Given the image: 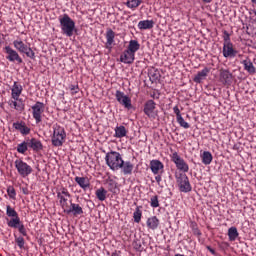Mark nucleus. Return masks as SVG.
<instances>
[{
  "label": "nucleus",
  "instance_id": "nucleus-1",
  "mask_svg": "<svg viewBox=\"0 0 256 256\" xmlns=\"http://www.w3.org/2000/svg\"><path fill=\"white\" fill-rule=\"evenodd\" d=\"M106 165L109 166L111 171H119L123 165V157L117 151H110L105 156Z\"/></svg>",
  "mask_w": 256,
  "mask_h": 256
},
{
  "label": "nucleus",
  "instance_id": "nucleus-2",
  "mask_svg": "<svg viewBox=\"0 0 256 256\" xmlns=\"http://www.w3.org/2000/svg\"><path fill=\"white\" fill-rule=\"evenodd\" d=\"M59 23L63 35H66V37H73V33H75V21L69 17V14L60 16Z\"/></svg>",
  "mask_w": 256,
  "mask_h": 256
},
{
  "label": "nucleus",
  "instance_id": "nucleus-3",
  "mask_svg": "<svg viewBox=\"0 0 256 256\" xmlns=\"http://www.w3.org/2000/svg\"><path fill=\"white\" fill-rule=\"evenodd\" d=\"M13 45L19 53H24L29 59H35V52L33 51V48H31V45L25 44L21 39L14 40Z\"/></svg>",
  "mask_w": 256,
  "mask_h": 256
},
{
  "label": "nucleus",
  "instance_id": "nucleus-4",
  "mask_svg": "<svg viewBox=\"0 0 256 256\" xmlns=\"http://www.w3.org/2000/svg\"><path fill=\"white\" fill-rule=\"evenodd\" d=\"M53 129L52 145H54V147H61L65 141V138L67 137L65 129L59 125H54Z\"/></svg>",
  "mask_w": 256,
  "mask_h": 256
},
{
  "label": "nucleus",
  "instance_id": "nucleus-5",
  "mask_svg": "<svg viewBox=\"0 0 256 256\" xmlns=\"http://www.w3.org/2000/svg\"><path fill=\"white\" fill-rule=\"evenodd\" d=\"M15 169L17 170L18 175L25 179V177H29L31 173H33V167L31 165L27 164V162L17 159L14 162Z\"/></svg>",
  "mask_w": 256,
  "mask_h": 256
},
{
  "label": "nucleus",
  "instance_id": "nucleus-6",
  "mask_svg": "<svg viewBox=\"0 0 256 256\" xmlns=\"http://www.w3.org/2000/svg\"><path fill=\"white\" fill-rule=\"evenodd\" d=\"M171 161L176 165L178 171H182V173L189 172V164H187V162H185V160L179 156V153L173 152L171 154Z\"/></svg>",
  "mask_w": 256,
  "mask_h": 256
},
{
  "label": "nucleus",
  "instance_id": "nucleus-7",
  "mask_svg": "<svg viewBox=\"0 0 256 256\" xmlns=\"http://www.w3.org/2000/svg\"><path fill=\"white\" fill-rule=\"evenodd\" d=\"M43 113H45V104L40 101L36 102L32 106V117L35 119L37 124L43 121Z\"/></svg>",
  "mask_w": 256,
  "mask_h": 256
},
{
  "label": "nucleus",
  "instance_id": "nucleus-8",
  "mask_svg": "<svg viewBox=\"0 0 256 256\" xmlns=\"http://www.w3.org/2000/svg\"><path fill=\"white\" fill-rule=\"evenodd\" d=\"M4 53L6 54L7 61H10V63H23V58L19 56V52L17 50L11 48V46H5L4 47Z\"/></svg>",
  "mask_w": 256,
  "mask_h": 256
},
{
  "label": "nucleus",
  "instance_id": "nucleus-9",
  "mask_svg": "<svg viewBox=\"0 0 256 256\" xmlns=\"http://www.w3.org/2000/svg\"><path fill=\"white\" fill-rule=\"evenodd\" d=\"M115 97H116V101H118L119 104L122 105V107H124V109H128V110L133 109V104L131 103V97L126 95L125 92H121L120 90H117Z\"/></svg>",
  "mask_w": 256,
  "mask_h": 256
},
{
  "label": "nucleus",
  "instance_id": "nucleus-10",
  "mask_svg": "<svg viewBox=\"0 0 256 256\" xmlns=\"http://www.w3.org/2000/svg\"><path fill=\"white\" fill-rule=\"evenodd\" d=\"M143 112L149 119H156L158 112H157V104L153 100H148L144 104Z\"/></svg>",
  "mask_w": 256,
  "mask_h": 256
},
{
  "label": "nucleus",
  "instance_id": "nucleus-11",
  "mask_svg": "<svg viewBox=\"0 0 256 256\" xmlns=\"http://www.w3.org/2000/svg\"><path fill=\"white\" fill-rule=\"evenodd\" d=\"M57 199L59 200V205L65 211L69 205L67 204V197H71L69 190L67 188H61L59 191L56 192Z\"/></svg>",
  "mask_w": 256,
  "mask_h": 256
},
{
  "label": "nucleus",
  "instance_id": "nucleus-12",
  "mask_svg": "<svg viewBox=\"0 0 256 256\" xmlns=\"http://www.w3.org/2000/svg\"><path fill=\"white\" fill-rule=\"evenodd\" d=\"M177 183L182 193H189L191 191V183L187 174H180L177 178Z\"/></svg>",
  "mask_w": 256,
  "mask_h": 256
},
{
  "label": "nucleus",
  "instance_id": "nucleus-13",
  "mask_svg": "<svg viewBox=\"0 0 256 256\" xmlns=\"http://www.w3.org/2000/svg\"><path fill=\"white\" fill-rule=\"evenodd\" d=\"M223 57L226 59H233V57H237V54L239 53L237 49H235V46L233 45V42L228 44H223Z\"/></svg>",
  "mask_w": 256,
  "mask_h": 256
},
{
  "label": "nucleus",
  "instance_id": "nucleus-14",
  "mask_svg": "<svg viewBox=\"0 0 256 256\" xmlns=\"http://www.w3.org/2000/svg\"><path fill=\"white\" fill-rule=\"evenodd\" d=\"M64 213H66V215L72 214L74 217H77V215H83V208L79 204L70 202V208H66Z\"/></svg>",
  "mask_w": 256,
  "mask_h": 256
},
{
  "label": "nucleus",
  "instance_id": "nucleus-15",
  "mask_svg": "<svg viewBox=\"0 0 256 256\" xmlns=\"http://www.w3.org/2000/svg\"><path fill=\"white\" fill-rule=\"evenodd\" d=\"M135 61V54L133 52H129L128 50H124L120 55V62L125 65H131Z\"/></svg>",
  "mask_w": 256,
  "mask_h": 256
},
{
  "label": "nucleus",
  "instance_id": "nucleus-16",
  "mask_svg": "<svg viewBox=\"0 0 256 256\" xmlns=\"http://www.w3.org/2000/svg\"><path fill=\"white\" fill-rule=\"evenodd\" d=\"M23 93V86L19 82L15 81L11 87V98L15 101H19V97Z\"/></svg>",
  "mask_w": 256,
  "mask_h": 256
},
{
  "label": "nucleus",
  "instance_id": "nucleus-17",
  "mask_svg": "<svg viewBox=\"0 0 256 256\" xmlns=\"http://www.w3.org/2000/svg\"><path fill=\"white\" fill-rule=\"evenodd\" d=\"M209 73H211V68L205 67L203 70L199 71L193 81L194 83H203V81H205V79H207Z\"/></svg>",
  "mask_w": 256,
  "mask_h": 256
},
{
  "label": "nucleus",
  "instance_id": "nucleus-18",
  "mask_svg": "<svg viewBox=\"0 0 256 256\" xmlns=\"http://www.w3.org/2000/svg\"><path fill=\"white\" fill-rule=\"evenodd\" d=\"M150 169L154 175H159V173H163V169H165V166L159 160H152L150 162Z\"/></svg>",
  "mask_w": 256,
  "mask_h": 256
},
{
  "label": "nucleus",
  "instance_id": "nucleus-19",
  "mask_svg": "<svg viewBox=\"0 0 256 256\" xmlns=\"http://www.w3.org/2000/svg\"><path fill=\"white\" fill-rule=\"evenodd\" d=\"M220 81L223 85H231L233 83V74L229 70H222L220 72Z\"/></svg>",
  "mask_w": 256,
  "mask_h": 256
},
{
  "label": "nucleus",
  "instance_id": "nucleus-20",
  "mask_svg": "<svg viewBox=\"0 0 256 256\" xmlns=\"http://www.w3.org/2000/svg\"><path fill=\"white\" fill-rule=\"evenodd\" d=\"M13 127L16 131H19L21 135H29V133H31V128H29L25 122H14Z\"/></svg>",
  "mask_w": 256,
  "mask_h": 256
},
{
  "label": "nucleus",
  "instance_id": "nucleus-21",
  "mask_svg": "<svg viewBox=\"0 0 256 256\" xmlns=\"http://www.w3.org/2000/svg\"><path fill=\"white\" fill-rule=\"evenodd\" d=\"M115 43V32L112 29H108L106 32V49H113Z\"/></svg>",
  "mask_w": 256,
  "mask_h": 256
},
{
  "label": "nucleus",
  "instance_id": "nucleus-22",
  "mask_svg": "<svg viewBox=\"0 0 256 256\" xmlns=\"http://www.w3.org/2000/svg\"><path fill=\"white\" fill-rule=\"evenodd\" d=\"M74 180L79 185V187H81V189H83V191H87V189H89V187H91V183L89 182V178H87V177L76 176L74 178Z\"/></svg>",
  "mask_w": 256,
  "mask_h": 256
},
{
  "label": "nucleus",
  "instance_id": "nucleus-23",
  "mask_svg": "<svg viewBox=\"0 0 256 256\" xmlns=\"http://www.w3.org/2000/svg\"><path fill=\"white\" fill-rule=\"evenodd\" d=\"M28 147H30V149H33V151H41L43 149V144L41 143V141L35 138H31L30 140L28 139Z\"/></svg>",
  "mask_w": 256,
  "mask_h": 256
},
{
  "label": "nucleus",
  "instance_id": "nucleus-24",
  "mask_svg": "<svg viewBox=\"0 0 256 256\" xmlns=\"http://www.w3.org/2000/svg\"><path fill=\"white\" fill-rule=\"evenodd\" d=\"M155 22L153 20H142L138 23V29L140 31H146L147 29H153Z\"/></svg>",
  "mask_w": 256,
  "mask_h": 256
},
{
  "label": "nucleus",
  "instance_id": "nucleus-25",
  "mask_svg": "<svg viewBox=\"0 0 256 256\" xmlns=\"http://www.w3.org/2000/svg\"><path fill=\"white\" fill-rule=\"evenodd\" d=\"M134 165L133 163H131V161H126L122 163V166L120 167V169H122V172L124 175H131L133 173V169H134Z\"/></svg>",
  "mask_w": 256,
  "mask_h": 256
},
{
  "label": "nucleus",
  "instance_id": "nucleus-26",
  "mask_svg": "<svg viewBox=\"0 0 256 256\" xmlns=\"http://www.w3.org/2000/svg\"><path fill=\"white\" fill-rule=\"evenodd\" d=\"M139 49H141V44H139V41L130 40L126 51H129L130 53L135 55V53L139 51Z\"/></svg>",
  "mask_w": 256,
  "mask_h": 256
},
{
  "label": "nucleus",
  "instance_id": "nucleus-27",
  "mask_svg": "<svg viewBox=\"0 0 256 256\" xmlns=\"http://www.w3.org/2000/svg\"><path fill=\"white\" fill-rule=\"evenodd\" d=\"M242 65L244 66L245 71L249 73L250 75H255L256 68L253 65V62H251L249 59L243 60Z\"/></svg>",
  "mask_w": 256,
  "mask_h": 256
},
{
  "label": "nucleus",
  "instance_id": "nucleus-28",
  "mask_svg": "<svg viewBox=\"0 0 256 256\" xmlns=\"http://www.w3.org/2000/svg\"><path fill=\"white\" fill-rule=\"evenodd\" d=\"M146 225L148 229H152V231H155V229L159 227V218H157V216H152L148 218L146 221Z\"/></svg>",
  "mask_w": 256,
  "mask_h": 256
},
{
  "label": "nucleus",
  "instance_id": "nucleus-29",
  "mask_svg": "<svg viewBox=\"0 0 256 256\" xmlns=\"http://www.w3.org/2000/svg\"><path fill=\"white\" fill-rule=\"evenodd\" d=\"M114 131V137H116V139H123V137H127V128H125V126H117Z\"/></svg>",
  "mask_w": 256,
  "mask_h": 256
},
{
  "label": "nucleus",
  "instance_id": "nucleus-30",
  "mask_svg": "<svg viewBox=\"0 0 256 256\" xmlns=\"http://www.w3.org/2000/svg\"><path fill=\"white\" fill-rule=\"evenodd\" d=\"M19 100H9L8 105L9 107H11L12 109H15L16 111H23L25 109V105L23 104V102H17Z\"/></svg>",
  "mask_w": 256,
  "mask_h": 256
},
{
  "label": "nucleus",
  "instance_id": "nucleus-31",
  "mask_svg": "<svg viewBox=\"0 0 256 256\" xmlns=\"http://www.w3.org/2000/svg\"><path fill=\"white\" fill-rule=\"evenodd\" d=\"M21 223V218H19V216L11 218L10 220L7 219V225L8 227H11V229H17Z\"/></svg>",
  "mask_w": 256,
  "mask_h": 256
},
{
  "label": "nucleus",
  "instance_id": "nucleus-32",
  "mask_svg": "<svg viewBox=\"0 0 256 256\" xmlns=\"http://www.w3.org/2000/svg\"><path fill=\"white\" fill-rule=\"evenodd\" d=\"M213 161V155L209 151H204L202 154V163L204 165H211V162Z\"/></svg>",
  "mask_w": 256,
  "mask_h": 256
},
{
  "label": "nucleus",
  "instance_id": "nucleus-33",
  "mask_svg": "<svg viewBox=\"0 0 256 256\" xmlns=\"http://www.w3.org/2000/svg\"><path fill=\"white\" fill-rule=\"evenodd\" d=\"M95 195L99 201H105L107 199V191L103 187L97 189Z\"/></svg>",
  "mask_w": 256,
  "mask_h": 256
},
{
  "label": "nucleus",
  "instance_id": "nucleus-34",
  "mask_svg": "<svg viewBox=\"0 0 256 256\" xmlns=\"http://www.w3.org/2000/svg\"><path fill=\"white\" fill-rule=\"evenodd\" d=\"M228 237H229V241L237 240V237H239V232L237 231V227H230L228 229Z\"/></svg>",
  "mask_w": 256,
  "mask_h": 256
},
{
  "label": "nucleus",
  "instance_id": "nucleus-35",
  "mask_svg": "<svg viewBox=\"0 0 256 256\" xmlns=\"http://www.w3.org/2000/svg\"><path fill=\"white\" fill-rule=\"evenodd\" d=\"M141 3H143L142 0H128L126 2V6L128 7V9H137V7H139V5H141Z\"/></svg>",
  "mask_w": 256,
  "mask_h": 256
},
{
  "label": "nucleus",
  "instance_id": "nucleus-36",
  "mask_svg": "<svg viewBox=\"0 0 256 256\" xmlns=\"http://www.w3.org/2000/svg\"><path fill=\"white\" fill-rule=\"evenodd\" d=\"M29 147V142L28 140L18 144L17 146V152L21 153L22 155L26 153L27 149Z\"/></svg>",
  "mask_w": 256,
  "mask_h": 256
},
{
  "label": "nucleus",
  "instance_id": "nucleus-37",
  "mask_svg": "<svg viewBox=\"0 0 256 256\" xmlns=\"http://www.w3.org/2000/svg\"><path fill=\"white\" fill-rule=\"evenodd\" d=\"M6 215L7 217H11V219L15 217H19V214L17 213V211L15 210V208H12L11 205L6 206Z\"/></svg>",
  "mask_w": 256,
  "mask_h": 256
},
{
  "label": "nucleus",
  "instance_id": "nucleus-38",
  "mask_svg": "<svg viewBox=\"0 0 256 256\" xmlns=\"http://www.w3.org/2000/svg\"><path fill=\"white\" fill-rule=\"evenodd\" d=\"M143 212L141 211V207H136L135 212L133 213V219L135 223H141V217Z\"/></svg>",
  "mask_w": 256,
  "mask_h": 256
},
{
  "label": "nucleus",
  "instance_id": "nucleus-39",
  "mask_svg": "<svg viewBox=\"0 0 256 256\" xmlns=\"http://www.w3.org/2000/svg\"><path fill=\"white\" fill-rule=\"evenodd\" d=\"M15 243L19 247V249H25V238L22 236H15Z\"/></svg>",
  "mask_w": 256,
  "mask_h": 256
},
{
  "label": "nucleus",
  "instance_id": "nucleus-40",
  "mask_svg": "<svg viewBox=\"0 0 256 256\" xmlns=\"http://www.w3.org/2000/svg\"><path fill=\"white\" fill-rule=\"evenodd\" d=\"M150 207L157 209L159 207V196L154 195L150 198Z\"/></svg>",
  "mask_w": 256,
  "mask_h": 256
},
{
  "label": "nucleus",
  "instance_id": "nucleus-41",
  "mask_svg": "<svg viewBox=\"0 0 256 256\" xmlns=\"http://www.w3.org/2000/svg\"><path fill=\"white\" fill-rule=\"evenodd\" d=\"M177 123L180 125V127H183V129H189L190 125L183 119V116H180V118H177Z\"/></svg>",
  "mask_w": 256,
  "mask_h": 256
},
{
  "label": "nucleus",
  "instance_id": "nucleus-42",
  "mask_svg": "<svg viewBox=\"0 0 256 256\" xmlns=\"http://www.w3.org/2000/svg\"><path fill=\"white\" fill-rule=\"evenodd\" d=\"M7 194L10 199H15V197H17V192H15V188L13 186H8Z\"/></svg>",
  "mask_w": 256,
  "mask_h": 256
},
{
  "label": "nucleus",
  "instance_id": "nucleus-43",
  "mask_svg": "<svg viewBox=\"0 0 256 256\" xmlns=\"http://www.w3.org/2000/svg\"><path fill=\"white\" fill-rule=\"evenodd\" d=\"M16 229H18L19 233L23 235V237H27V229L25 228L23 222Z\"/></svg>",
  "mask_w": 256,
  "mask_h": 256
},
{
  "label": "nucleus",
  "instance_id": "nucleus-44",
  "mask_svg": "<svg viewBox=\"0 0 256 256\" xmlns=\"http://www.w3.org/2000/svg\"><path fill=\"white\" fill-rule=\"evenodd\" d=\"M223 45H227L228 43H232L231 42V36L229 35V32L224 31V36H223Z\"/></svg>",
  "mask_w": 256,
  "mask_h": 256
},
{
  "label": "nucleus",
  "instance_id": "nucleus-45",
  "mask_svg": "<svg viewBox=\"0 0 256 256\" xmlns=\"http://www.w3.org/2000/svg\"><path fill=\"white\" fill-rule=\"evenodd\" d=\"M70 91L72 95H77L79 93V85H70Z\"/></svg>",
  "mask_w": 256,
  "mask_h": 256
},
{
  "label": "nucleus",
  "instance_id": "nucleus-46",
  "mask_svg": "<svg viewBox=\"0 0 256 256\" xmlns=\"http://www.w3.org/2000/svg\"><path fill=\"white\" fill-rule=\"evenodd\" d=\"M173 111H174V113L176 115V119H179L180 117H182L181 116V110H179V106H174L173 107Z\"/></svg>",
  "mask_w": 256,
  "mask_h": 256
},
{
  "label": "nucleus",
  "instance_id": "nucleus-47",
  "mask_svg": "<svg viewBox=\"0 0 256 256\" xmlns=\"http://www.w3.org/2000/svg\"><path fill=\"white\" fill-rule=\"evenodd\" d=\"M157 176L155 177V181L157 183V185H161V181H163V178L161 176V173L156 174Z\"/></svg>",
  "mask_w": 256,
  "mask_h": 256
},
{
  "label": "nucleus",
  "instance_id": "nucleus-48",
  "mask_svg": "<svg viewBox=\"0 0 256 256\" xmlns=\"http://www.w3.org/2000/svg\"><path fill=\"white\" fill-rule=\"evenodd\" d=\"M111 256H121V251H115L111 254Z\"/></svg>",
  "mask_w": 256,
  "mask_h": 256
},
{
  "label": "nucleus",
  "instance_id": "nucleus-49",
  "mask_svg": "<svg viewBox=\"0 0 256 256\" xmlns=\"http://www.w3.org/2000/svg\"><path fill=\"white\" fill-rule=\"evenodd\" d=\"M203 1V3H211V1H213V0H202Z\"/></svg>",
  "mask_w": 256,
  "mask_h": 256
},
{
  "label": "nucleus",
  "instance_id": "nucleus-50",
  "mask_svg": "<svg viewBox=\"0 0 256 256\" xmlns=\"http://www.w3.org/2000/svg\"><path fill=\"white\" fill-rule=\"evenodd\" d=\"M209 251H211L212 253H215V250L211 249L210 247H208Z\"/></svg>",
  "mask_w": 256,
  "mask_h": 256
},
{
  "label": "nucleus",
  "instance_id": "nucleus-51",
  "mask_svg": "<svg viewBox=\"0 0 256 256\" xmlns=\"http://www.w3.org/2000/svg\"><path fill=\"white\" fill-rule=\"evenodd\" d=\"M252 1V3H254V5L256 6V0H251Z\"/></svg>",
  "mask_w": 256,
  "mask_h": 256
},
{
  "label": "nucleus",
  "instance_id": "nucleus-52",
  "mask_svg": "<svg viewBox=\"0 0 256 256\" xmlns=\"http://www.w3.org/2000/svg\"><path fill=\"white\" fill-rule=\"evenodd\" d=\"M254 13H255V15H256V11H255Z\"/></svg>",
  "mask_w": 256,
  "mask_h": 256
},
{
  "label": "nucleus",
  "instance_id": "nucleus-53",
  "mask_svg": "<svg viewBox=\"0 0 256 256\" xmlns=\"http://www.w3.org/2000/svg\"><path fill=\"white\" fill-rule=\"evenodd\" d=\"M0 43H1V38H0Z\"/></svg>",
  "mask_w": 256,
  "mask_h": 256
}]
</instances>
